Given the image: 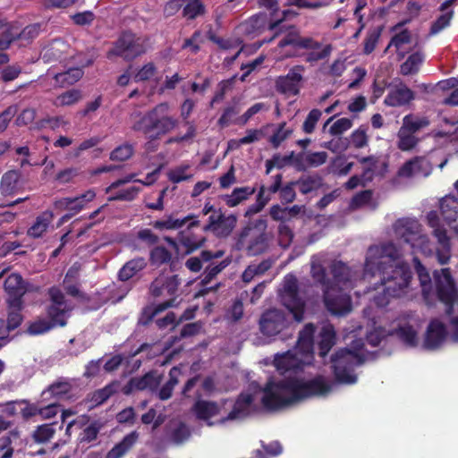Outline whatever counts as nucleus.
<instances>
[{"label":"nucleus","mask_w":458,"mask_h":458,"mask_svg":"<svg viewBox=\"0 0 458 458\" xmlns=\"http://www.w3.org/2000/svg\"><path fill=\"white\" fill-rule=\"evenodd\" d=\"M49 304L46 307V318H39L30 323L28 333L31 335H43L56 327L67 325L73 307L65 299L60 288L52 286L48 289Z\"/></svg>","instance_id":"nucleus-3"},{"label":"nucleus","mask_w":458,"mask_h":458,"mask_svg":"<svg viewBox=\"0 0 458 458\" xmlns=\"http://www.w3.org/2000/svg\"><path fill=\"white\" fill-rule=\"evenodd\" d=\"M289 325L284 311L278 309H270L262 313L259 320L260 333L267 337H273L280 334Z\"/></svg>","instance_id":"nucleus-13"},{"label":"nucleus","mask_w":458,"mask_h":458,"mask_svg":"<svg viewBox=\"0 0 458 458\" xmlns=\"http://www.w3.org/2000/svg\"><path fill=\"white\" fill-rule=\"evenodd\" d=\"M432 170L429 161L424 157H415L406 161L399 169L398 175L410 178L411 176L427 177Z\"/></svg>","instance_id":"nucleus-20"},{"label":"nucleus","mask_w":458,"mask_h":458,"mask_svg":"<svg viewBox=\"0 0 458 458\" xmlns=\"http://www.w3.org/2000/svg\"><path fill=\"white\" fill-rule=\"evenodd\" d=\"M414 98V92L403 82H400L389 89L384 104L391 107L403 106L412 101Z\"/></svg>","instance_id":"nucleus-21"},{"label":"nucleus","mask_w":458,"mask_h":458,"mask_svg":"<svg viewBox=\"0 0 458 458\" xmlns=\"http://www.w3.org/2000/svg\"><path fill=\"white\" fill-rule=\"evenodd\" d=\"M331 390V383L322 375L309 380L294 377L269 379L263 388L261 403L266 409L276 411L308 398L326 396Z\"/></svg>","instance_id":"nucleus-1"},{"label":"nucleus","mask_w":458,"mask_h":458,"mask_svg":"<svg viewBox=\"0 0 458 458\" xmlns=\"http://www.w3.org/2000/svg\"><path fill=\"white\" fill-rule=\"evenodd\" d=\"M400 256L399 249L393 242L370 246L367 251L364 264V277L375 276V268L379 267V263L397 264L396 260Z\"/></svg>","instance_id":"nucleus-7"},{"label":"nucleus","mask_w":458,"mask_h":458,"mask_svg":"<svg viewBox=\"0 0 458 458\" xmlns=\"http://www.w3.org/2000/svg\"><path fill=\"white\" fill-rule=\"evenodd\" d=\"M173 307V301H163L156 305H148L143 308L140 321L142 325H148L157 314Z\"/></svg>","instance_id":"nucleus-46"},{"label":"nucleus","mask_w":458,"mask_h":458,"mask_svg":"<svg viewBox=\"0 0 458 458\" xmlns=\"http://www.w3.org/2000/svg\"><path fill=\"white\" fill-rule=\"evenodd\" d=\"M447 331L445 326L439 320L434 319L428 326L423 346L428 350L437 349L445 340Z\"/></svg>","instance_id":"nucleus-24"},{"label":"nucleus","mask_w":458,"mask_h":458,"mask_svg":"<svg viewBox=\"0 0 458 458\" xmlns=\"http://www.w3.org/2000/svg\"><path fill=\"white\" fill-rule=\"evenodd\" d=\"M442 13H443L431 23L429 35H437L450 26L451 21L454 15V10H448Z\"/></svg>","instance_id":"nucleus-58"},{"label":"nucleus","mask_w":458,"mask_h":458,"mask_svg":"<svg viewBox=\"0 0 458 458\" xmlns=\"http://www.w3.org/2000/svg\"><path fill=\"white\" fill-rule=\"evenodd\" d=\"M279 297L282 304L293 314L294 319L301 322L303 319L305 301L294 275L287 274L284 277Z\"/></svg>","instance_id":"nucleus-6"},{"label":"nucleus","mask_w":458,"mask_h":458,"mask_svg":"<svg viewBox=\"0 0 458 458\" xmlns=\"http://www.w3.org/2000/svg\"><path fill=\"white\" fill-rule=\"evenodd\" d=\"M144 53L141 39L131 31H123L114 42V47L108 51L107 57L115 55L131 61Z\"/></svg>","instance_id":"nucleus-10"},{"label":"nucleus","mask_w":458,"mask_h":458,"mask_svg":"<svg viewBox=\"0 0 458 458\" xmlns=\"http://www.w3.org/2000/svg\"><path fill=\"white\" fill-rule=\"evenodd\" d=\"M413 262L421 285L423 298L427 303H429V300L432 294V283L430 275L417 257L413 258Z\"/></svg>","instance_id":"nucleus-39"},{"label":"nucleus","mask_w":458,"mask_h":458,"mask_svg":"<svg viewBox=\"0 0 458 458\" xmlns=\"http://www.w3.org/2000/svg\"><path fill=\"white\" fill-rule=\"evenodd\" d=\"M322 292L325 307L332 315L344 317L352 310V298L346 290L330 285Z\"/></svg>","instance_id":"nucleus-9"},{"label":"nucleus","mask_w":458,"mask_h":458,"mask_svg":"<svg viewBox=\"0 0 458 458\" xmlns=\"http://www.w3.org/2000/svg\"><path fill=\"white\" fill-rule=\"evenodd\" d=\"M181 279L177 275L170 276H158L149 285V293L153 298L167 297L165 301H173L174 307H177L179 302V286Z\"/></svg>","instance_id":"nucleus-11"},{"label":"nucleus","mask_w":458,"mask_h":458,"mask_svg":"<svg viewBox=\"0 0 458 458\" xmlns=\"http://www.w3.org/2000/svg\"><path fill=\"white\" fill-rule=\"evenodd\" d=\"M231 262V257H227L218 264H215L214 262L208 264L204 270L203 278L200 281V284L203 287L208 285L221 271L227 267Z\"/></svg>","instance_id":"nucleus-48"},{"label":"nucleus","mask_w":458,"mask_h":458,"mask_svg":"<svg viewBox=\"0 0 458 458\" xmlns=\"http://www.w3.org/2000/svg\"><path fill=\"white\" fill-rule=\"evenodd\" d=\"M434 236L439 244L436 251L437 259L441 265L447 264L451 258V243L447 232L445 228H436Z\"/></svg>","instance_id":"nucleus-31"},{"label":"nucleus","mask_w":458,"mask_h":458,"mask_svg":"<svg viewBox=\"0 0 458 458\" xmlns=\"http://www.w3.org/2000/svg\"><path fill=\"white\" fill-rule=\"evenodd\" d=\"M363 347V342L356 340L352 342V349H339L331 356L333 373L337 382L347 385L356 383L357 376L353 371L356 366L364 362L361 353Z\"/></svg>","instance_id":"nucleus-5"},{"label":"nucleus","mask_w":458,"mask_h":458,"mask_svg":"<svg viewBox=\"0 0 458 458\" xmlns=\"http://www.w3.org/2000/svg\"><path fill=\"white\" fill-rule=\"evenodd\" d=\"M147 267V261L142 257H138L127 261L118 272V279L125 282L136 276Z\"/></svg>","instance_id":"nucleus-40"},{"label":"nucleus","mask_w":458,"mask_h":458,"mask_svg":"<svg viewBox=\"0 0 458 458\" xmlns=\"http://www.w3.org/2000/svg\"><path fill=\"white\" fill-rule=\"evenodd\" d=\"M378 281L375 283L374 289L380 292L373 297V302L379 308L388 305L391 298H400L407 293V289L412 278V272L406 263L384 264L379 263V267L375 268Z\"/></svg>","instance_id":"nucleus-2"},{"label":"nucleus","mask_w":458,"mask_h":458,"mask_svg":"<svg viewBox=\"0 0 458 458\" xmlns=\"http://www.w3.org/2000/svg\"><path fill=\"white\" fill-rule=\"evenodd\" d=\"M397 147L402 151L411 150L417 146L419 142V139L414 136V134L407 132L402 128H400L397 132Z\"/></svg>","instance_id":"nucleus-59"},{"label":"nucleus","mask_w":458,"mask_h":458,"mask_svg":"<svg viewBox=\"0 0 458 458\" xmlns=\"http://www.w3.org/2000/svg\"><path fill=\"white\" fill-rule=\"evenodd\" d=\"M274 182L270 185L267 191L270 193H276L279 191L280 199L283 203H292L296 199V192L294 191V187L296 183L294 181L287 182L284 186H282L283 175L281 174H277L273 176Z\"/></svg>","instance_id":"nucleus-29"},{"label":"nucleus","mask_w":458,"mask_h":458,"mask_svg":"<svg viewBox=\"0 0 458 458\" xmlns=\"http://www.w3.org/2000/svg\"><path fill=\"white\" fill-rule=\"evenodd\" d=\"M172 259V252L165 246H155L149 251V262L154 267L169 264Z\"/></svg>","instance_id":"nucleus-49"},{"label":"nucleus","mask_w":458,"mask_h":458,"mask_svg":"<svg viewBox=\"0 0 458 458\" xmlns=\"http://www.w3.org/2000/svg\"><path fill=\"white\" fill-rule=\"evenodd\" d=\"M316 327L312 323H308L300 331L296 349L302 354H311L313 351V337Z\"/></svg>","instance_id":"nucleus-35"},{"label":"nucleus","mask_w":458,"mask_h":458,"mask_svg":"<svg viewBox=\"0 0 458 458\" xmlns=\"http://www.w3.org/2000/svg\"><path fill=\"white\" fill-rule=\"evenodd\" d=\"M293 132L292 128L286 126V123H281L277 125L276 130L269 137L268 142L271 144L273 148H278L280 145L287 140Z\"/></svg>","instance_id":"nucleus-55"},{"label":"nucleus","mask_w":458,"mask_h":458,"mask_svg":"<svg viewBox=\"0 0 458 458\" xmlns=\"http://www.w3.org/2000/svg\"><path fill=\"white\" fill-rule=\"evenodd\" d=\"M275 367L281 373L297 372L303 368V361L299 359L296 353L288 351L280 355H276L274 360Z\"/></svg>","instance_id":"nucleus-28"},{"label":"nucleus","mask_w":458,"mask_h":458,"mask_svg":"<svg viewBox=\"0 0 458 458\" xmlns=\"http://www.w3.org/2000/svg\"><path fill=\"white\" fill-rule=\"evenodd\" d=\"M83 70L79 67L70 68L69 70L58 72L54 76L55 83L60 87H67L74 84L83 76Z\"/></svg>","instance_id":"nucleus-45"},{"label":"nucleus","mask_w":458,"mask_h":458,"mask_svg":"<svg viewBox=\"0 0 458 458\" xmlns=\"http://www.w3.org/2000/svg\"><path fill=\"white\" fill-rule=\"evenodd\" d=\"M268 248V239L266 231L261 232L258 236L244 249L248 256H258L267 251Z\"/></svg>","instance_id":"nucleus-52"},{"label":"nucleus","mask_w":458,"mask_h":458,"mask_svg":"<svg viewBox=\"0 0 458 458\" xmlns=\"http://www.w3.org/2000/svg\"><path fill=\"white\" fill-rule=\"evenodd\" d=\"M56 425L57 422H53L38 426L32 434L34 441L39 444L48 442L55 433Z\"/></svg>","instance_id":"nucleus-56"},{"label":"nucleus","mask_w":458,"mask_h":458,"mask_svg":"<svg viewBox=\"0 0 458 458\" xmlns=\"http://www.w3.org/2000/svg\"><path fill=\"white\" fill-rule=\"evenodd\" d=\"M304 72L305 67L298 64L293 66L286 75L278 76L275 81L276 91L287 97L298 96L304 81Z\"/></svg>","instance_id":"nucleus-12"},{"label":"nucleus","mask_w":458,"mask_h":458,"mask_svg":"<svg viewBox=\"0 0 458 458\" xmlns=\"http://www.w3.org/2000/svg\"><path fill=\"white\" fill-rule=\"evenodd\" d=\"M280 23H282L281 20L276 21H269L267 13H259L242 22L240 24V29L243 35L253 38L261 35L267 30L273 32L274 30H277V27Z\"/></svg>","instance_id":"nucleus-15"},{"label":"nucleus","mask_w":458,"mask_h":458,"mask_svg":"<svg viewBox=\"0 0 458 458\" xmlns=\"http://www.w3.org/2000/svg\"><path fill=\"white\" fill-rule=\"evenodd\" d=\"M21 174L17 170H9L5 172L0 181V192L4 196H9L15 193Z\"/></svg>","instance_id":"nucleus-41"},{"label":"nucleus","mask_w":458,"mask_h":458,"mask_svg":"<svg viewBox=\"0 0 458 458\" xmlns=\"http://www.w3.org/2000/svg\"><path fill=\"white\" fill-rule=\"evenodd\" d=\"M53 215L48 213H44L36 217L33 225L28 229L27 235L33 238L38 239L43 236V234L47 231Z\"/></svg>","instance_id":"nucleus-42"},{"label":"nucleus","mask_w":458,"mask_h":458,"mask_svg":"<svg viewBox=\"0 0 458 458\" xmlns=\"http://www.w3.org/2000/svg\"><path fill=\"white\" fill-rule=\"evenodd\" d=\"M399 338L407 345L413 347L417 345V332L411 325H404L397 329Z\"/></svg>","instance_id":"nucleus-62"},{"label":"nucleus","mask_w":458,"mask_h":458,"mask_svg":"<svg viewBox=\"0 0 458 458\" xmlns=\"http://www.w3.org/2000/svg\"><path fill=\"white\" fill-rule=\"evenodd\" d=\"M95 197V191L89 190L75 198H64L60 200V205H62L66 210L69 211V213L66 214V216L72 217L82 210L85 207V204L93 200Z\"/></svg>","instance_id":"nucleus-30"},{"label":"nucleus","mask_w":458,"mask_h":458,"mask_svg":"<svg viewBox=\"0 0 458 458\" xmlns=\"http://www.w3.org/2000/svg\"><path fill=\"white\" fill-rule=\"evenodd\" d=\"M241 105L239 101L233 98L230 103H228L222 111L221 116L217 121V124L221 128L228 127L231 124H237L241 126V123L239 122L241 113Z\"/></svg>","instance_id":"nucleus-32"},{"label":"nucleus","mask_w":458,"mask_h":458,"mask_svg":"<svg viewBox=\"0 0 458 458\" xmlns=\"http://www.w3.org/2000/svg\"><path fill=\"white\" fill-rule=\"evenodd\" d=\"M440 212L444 220L450 225L458 218V198L445 195L440 199Z\"/></svg>","instance_id":"nucleus-36"},{"label":"nucleus","mask_w":458,"mask_h":458,"mask_svg":"<svg viewBox=\"0 0 458 458\" xmlns=\"http://www.w3.org/2000/svg\"><path fill=\"white\" fill-rule=\"evenodd\" d=\"M395 236L403 242L415 248L418 243L424 242L420 233V225L416 219L403 217L395 221L393 225Z\"/></svg>","instance_id":"nucleus-14"},{"label":"nucleus","mask_w":458,"mask_h":458,"mask_svg":"<svg viewBox=\"0 0 458 458\" xmlns=\"http://www.w3.org/2000/svg\"><path fill=\"white\" fill-rule=\"evenodd\" d=\"M310 274L312 278L322 286V290L327 286L332 285L331 280L327 276L326 267L319 261H311Z\"/></svg>","instance_id":"nucleus-54"},{"label":"nucleus","mask_w":458,"mask_h":458,"mask_svg":"<svg viewBox=\"0 0 458 458\" xmlns=\"http://www.w3.org/2000/svg\"><path fill=\"white\" fill-rule=\"evenodd\" d=\"M437 299L445 305V313L452 315L458 301V291L450 268H442L433 273Z\"/></svg>","instance_id":"nucleus-8"},{"label":"nucleus","mask_w":458,"mask_h":458,"mask_svg":"<svg viewBox=\"0 0 458 458\" xmlns=\"http://www.w3.org/2000/svg\"><path fill=\"white\" fill-rule=\"evenodd\" d=\"M81 92L79 89H70L60 94L56 98V106H72L81 99Z\"/></svg>","instance_id":"nucleus-63"},{"label":"nucleus","mask_w":458,"mask_h":458,"mask_svg":"<svg viewBox=\"0 0 458 458\" xmlns=\"http://www.w3.org/2000/svg\"><path fill=\"white\" fill-rule=\"evenodd\" d=\"M205 13L206 7L201 0H191L182 9V16L187 20H194Z\"/></svg>","instance_id":"nucleus-60"},{"label":"nucleus","mask_w":458,"mask_h":458,"mask_svg":"<svg viewBox=\"0 0 458 458\" xmlns=\"http://www.w3.org/2000/svg\"><path fill=\"white\" fill-rule=\"evenodd\" d=\"M4 288L8 295V307L19 309L23 304L22 297L27 291L22 276L18 273H12L5 279Z\"/></svg>","instance_id":"nucleus-17"},{"label":"nucleus","mask_w":458,"mask_h":458,"mask_svg":"<svg viewBox=\"0 0 458 458\" xmlns=\"http://www.w3.org/2000/svg\"><path fill=\"white\" fill-rule=\"evenodd\" d=\"M424 61V56L420 52H415L408 56L405 62L400 66L401 74L407 76L418 72L420 66Z\"/></svg>","instance_id":"nucleus-51"},{"label":"nucleus","mask_w":458,"mask_h":458,"mask_svg":"<svg viewBox=\"0 0 458 458\" xmlns=\"http://www.w3.org/2000/svg\"><path fill=\"white\" fill-rule=\"evenodd\" d=\"M267 224L264 219H257L253 223L248 224L244 226L237 235L235 247L237 250H244L248 244L254 241V239L263 231H267Z\"/></svg>","instance_id":"nucleus-22"},{"label":"nucleus","mask_w":458,"mask_h":458,"mask_svg":"<svg viewBox=\"0 0 458 458\" xmlns=\"http://www.w3.org/2000/svg\"><path fill=\"white\" fill-rule=\"evenodd\" d=\"M324 179L318 174H302L294 181L300 192L303 195L317 191L323 186Z\"/></svg>","instance_id":"nucleus-34"},{"label":"nucleus","mask_w":458,"mask_h":458,"mask_svg":"<svg viewBox=\"0 0 458 458\" xmlns=\"http://www.w3.org/2000/svg\"><path fill=\"white\" fill-rule=\"evenodd\" d=\"M20 38L21 34L18 33L17 30H14L13 27L6 28L0 33V51L8 49L11 44Z\"/></svg>","instance_id":"nucleus-64"},{"label":"nucleus","mask_w":458,"mask_h":458,"mask_svg":"<svg viewBox=\"0 0 458 458\" xmlns=\"http://www.w3.org/2000/svg\"><path fill=\"white\" fill-rule=\"evenodd\" d=\"M429 121L426 117H418L412 114H406L403 119L402 129L410 133H416L420 129L427 127Z\"/></svg>","instance_id":"nucleus-50"},{"label":"nucleus","mask_w":458,"mask_h":458,"mask_svg":"<svg viewBox=\"0 0 458 458\" xmlns=\"http://www.w3.org/2000/svg\"><path fill=\"white\" fill-rule=\"evenodd\" d=\"M199 226L200 221L197 216L196 218L190 220L186 228L179 233L178 242L185 248V252L187 254L201 248L206 242V238L204 236L197 234L193 231L195 228H199Z\"/></svg>","instance_id":"nucleus-18"},{"label":"nucleus","mask_w":458,"mask_h":458,"mask_svg":"<svg viewBox=\"0 0 458 458\" xmlns=\"http://www.w3.org/2000/svg\"><path fill=\"white\" fill-rule=\"evenodd\" d=\"M191 411L198 420L206 421L208 426H213L210 419L219 414L220 407L214 401L197 400Z\"/></svg>","instance_id":"nucleus-27"},{"label":"nucleus","mask_w":458,"mask_h":458,"mask_svg":"<svg viewBox=\"0 0 458 458\" xmlns=\"http://www.w3.org/2000/svg\"><path fill=\"white\" fill-rule=\"evenodd\" d=\"M318 337V355L325 358L336 343V333L334 327L331 324L324 326L319 332Z\"/></svg>","instance_id":"nucleus-33"},{"label":"nucleus","mask_w":458,"mask_h":458,"mask_svg":"<svg viewBox=\"0 0 458 458\" xmlns=\"http://www.w3.org/2000/svg\"><path fill=\"white\" fill-rule=\"evenodd\" d=\"M353 166L352 162H347L344 157H336L328 165V173L344 176L347 175Z\"/></svg>","instance_id":"nucleus-57"},{"label":"nucleus","mask_w":458,"mask_h":458,"mask_svg":"<svg viewBox=\"0 0 458 458\" xmlns=\"http://www.w3.org/2000/svg\"><path fill=\"white\" fill-rule=\"evenodd\" d=\"M254 192V188L249 186L238 187L233 189L231 194L225 195L223 199L228 207L233 208L248 199Z\"/></svg>","instance_id":"nucleus-43"},{"label":"nucleus","mask_w":458,"mask_h":458,"mask_svg":"<svg viewBox=\"0 0 458 458\" xmlns=\"http://www.w3.org/2000/svg\"><path fill=\"white\" fill-rule=\"evenodd\" d=\"M139 438V434L136 431H131L127 434L119 443L108 451L106 458H122L136 444Z\"/></svg>","instance_id":"nucleus-38"},{"label":"nucleus","mask_w":458,"mask_h":458,"mask_svg":"<svg viewBox=\"0 0 458 458\" xmlns=\"http://www.w3.org/2000/svg\"><path fill=\"white\" fill-rule=\"evenodd\" d=\"M281 34H284V36L279 40L277 47L279 48H284L285 47L291 46L294 49H297L299 38H300V32L296 30L293 26L286 27L284 25H281V23L278 25L277 30L273 31V35L269 38H265L262 39V41L259 44V46H262L265 43H270L272 42L276 37H278Z\"/></svg>","instance_id":"nucleus-23"},{"label":"nucleus","mask_w":458,"mask_h":458,"mask_svg":"<svg viewBox=\"0 0 458 458\" xmlns=\"http://www.w3.org/2000/svg\"><path fill=\"white\" fill-rule=\"evenodd\" d=\"M173 307V301H163L156 305H148L143 308L140 321L142 325H148L157 314Z\"/></svg>","instance_id":"nucleus-47"},{"label":"nucleus","mask_w":458,"mask_h":458,"mask_svg":"<svg viewBox=\"0 0 458 458\" xmlns=\"http://www.w3.org/2000/svg\"><path fill=\"white\" fill-rule=\"evenodd\" d=\"M332 275L331 284L343 290H350L353 287V272L352 268L341 260H334L329 266Z\"/></svg>","instance_id":"nucleus-19"},{"label":"nucleus","mask_w":458,"mask_h":458,"mask_svg":"<svg viewBox=\"0 0 458 458\" xmlns=\"http://www.w3.org/2000/svg\"><path fill=\"white\" fill-rule=\"evenodd\" d=\"M197 216L190 214L183 218H174L172 216L164 220H156L152 223V226L157 230H174L182 228L190 220L196 218Z\"/></svg>","instance_id":"nucleus-44"},{"label":"nucleus","mask_w":458,"mask_h":458,"mask_svg":"<svg viewBox=\"0 0 458 458\" xmlns=\"http://www.w3.org/2000/svg\"><path fill=\"white\" fill-rule=\"evenodd\" d=\"M167 103H160L146 112L136 121L131 129L156 140L173 131L179 124L178 118L170 115Z\"/></svg>","instance_id":"nucleus-4"},{"label":"nucleus","mask_w":458,"mask_h":458,"mask_svg":"<svg viewBox=\"0 0 458 458\" xmlns=\"http://www.w3.org/2000/svg\"><path fill=\"white\" fill-rule=\"evenodd\" d=\"M254 398L251 394H241L234 402L231 411L226 417L222 418L220 422L225 423L228 420H242L246 418L250 414V410Z\"/></svg>","instance_id":"nucleus-26"},{"label":"nucleus","mask_w":458,"mask_h":458,"mask_svg":"<svg viewBox=\"0 0 458 458\" xmlns=\"http://www.w3.org/2000/svg\"><path fill=\"white\" fill-rule=\"evenodd\" d=\"M180 370L176 367H174L170 369L168 381L162 386L157 393V396L161 401H165L172 397L174 389L178 384L177 376Z\"/></svg>","instance_id":"nucleus-53"},{"label":"nucleus","mask_w":458,"mask_h":458,"mask_svg":"<svg viewBox=\"0 0 458 458\" xmlns=\"http://www.w3.org/2000/svg\"><path fill=\"white\" fill-rule=\"evenodd\" d=\"M237 223V217L234 215L225 216L221 210L218 214H211L208 222L202 228L203 232H212L220 238L229 236L233 231Z\"/></svg>","instance_id":"nucleus-16"},{"label":"nucleus","mask_w":458,"mask_h":458,"mask_svg":"<svg viewBox=\"0 0 458 458\" xmlns=\"http://www.w3.org/2000/svg\"><path fill=\"white\" fill-rule=\"evenodd\" d=\"M141 188L139 186H130L116 191L108 198L109 201H132L140 192Z\"/></svg>","instance_id":"nucleus-61"},{"label":"nucleus","mask_w":458,"mask_h":458,"mask_svg":"<svg viewBox=\"0 0 458 458\" xmlns=\"http://www.w3.org/2000/svg\"><path fill=\"white\" fill-rule=\"evenodd\" d=\"M161 383V377L157 375L156 371H149L142 377H132L129 380L124 390L125 394H129L132 390H149L155 392L157 390Z\"/></svg>","instance_id":"nucleus-25"},{"label":"nucleus","mask_w":458,"mask_h":458,"mask_svg":"<svg viewBox=\"0 0 458 458\" xmlns=\"http://www.w3.org/2000/svg\"><path fill=\"white\" fill-rule=\"evenodd\" d=\"M139 438V434L136 431H131L127 434L119 443L108 451L106 458H122L136 444Z\"/></svg>","instance_id":"nucleus-37"}]
</instances>
